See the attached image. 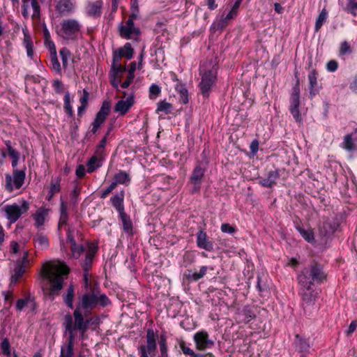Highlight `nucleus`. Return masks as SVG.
<instances>
[{
	"instance_id": "nucleus-10",
	"label": "nucleus",
	"mask_w": 357,
	"mask_h": 357,
	"mask_svg": "<svg viewBox=\"0 0 357 357\" xmlns=\"http://www.w3.org/2000/svg\"><path fill=\"white\" fill-rule=\"evenodd\" d=\"M79 31L78 24H59L56 26L57 33L66 40L75 39Z\"/></svg>"
},
{
	"instance_id": "nucleus-50",
	"label": "nucleus",
	"mask_w": 357,
	"mask_h": 357,
	"mask_svg": "<svg viewBox=\"0 0 357 357\" xmlns=\"http://www.w3.org/2000/svg\"><path fill=\"white\" fill-rule=\"evenodd\" d=\"M70 249L72 251L73 256L76 259L79 258L80 257L81 254L84 251V248L82 245H76L75 246H72V247H70Z\"/></svg>"
},
{
	"instance_id": "nucleus-18",
	"label": "nucleus",
	"mask_w": 357,
	"mask_h": 357,
	"mask_svg": "<svg viewBox=\"0 0 357 357\" xmlns=\"http://www.w3.org/2000/svg\"><path fill=\"white\" fill-rule=\"evenodd\" d=\"M125 70V67L118 66L116 63L113 62L110 75V82L114 88L117 89L119 87V83L121 82V79L119 77V74L122 73Z\"/></svg>"
},
{
	"instance_id": "nucleus-43",
	"label": "nucleus",
	"mask_w": 357,
	"mask_h": 357,
	"mask_svg": "<svg viewBox=\"0 0 357 357\" xmlns=\"http://www.w3.org/2000/svg\"><path fill=\"white\" fill-rule=\"evenodd\" d=\"M51 63L52 66V68L58 73H61V68L60 63L59 62L56 52L51 53Z\"/></svg>"
},
{
	"instance_id": "nucleus-34",
	"label": "nucleus",
	"mask_w": 357,
	"mask_h": 357,
	"mask_svg": "<svg viewBox=\"0 0 357 357\" xmlns=\"http://www.w3.org/2000/svg\"><path fill=\"white\" fill-rule=\"evenodd\" d=\"M75 296V291L73 285L69 286L67 289V294L63 297L64 303L70 308H73V298Z\"/></svg>"
},
{
	"instance_id": "nucleus-45",
	"label": "nucleus",
	"mask_w": 357,
	"mask_h": 357,
	"mask_svg": "<svg viewBox=\"0 0 357 357\" xmlns=\"http://www.w3.org/2000/svg\"><path fill=\"white\" fill-rule=\"evenodd\" d=\"M343 147L349 151H351L354 149V144L352 142L351 135H347L344 137V142H343Z\"/></svg>"
},
{
	"instance_id": "nucleus-1",
	"label": "nucleus",
	"mask_w": 357,
	"mask_h": 357,
	"mask_svg": "<svg viewBox=\"0 0 357 357\" xmlns=\"http://www.w3.org/2000/svg\"><path fill=\"white\" fill-rule=\"evenodd\" d=\"M326 278L322 266L314 262L304 268L298 275V281L303 300L308 304L317 298L318 293L314 289V283H321Z\"/></svg>"
},
{
	"instance_id": "nucleus-60",
	"label": "nucleus",
	"mask_w": 357,
	"mask_h": 357,
	"mask_svg": "<svg viewBox=\"0 0 357 357\" xmlns=\"http://www.w3.org/2000/svg\"><path fill=\"white\" fill-rule=\"evenodd\" d=\"M328 16V12L326 9H323L320 13L316 22H324L326 20Z\"/></svg>"
},
{
	"instance_id": "nucleus-30",
	"label": "nucleus",
	"mask_w": 357,
	"mask_h": 357,
	"mask_svg": "<svg viewBox=\"0 0 357 357\" xmlns=\"http://www.w3.org/2000/svg\"><path fill=\"white\" fill-rule=\"evenodd\" d=\"M68 219V207L66 204L62 201L60 205V218L59 222V228L63 225H66L67 224Z\"/></svg>"
},
{
	"instance_id": "nucleus-35",
	"label": "nucleus",
	"mask_w": 357,
	"mask_h": 357,
	"mask_svg": "<svg viewBox=\"0 0 357 357\" xmlns=\"http://www.w3.org/2000/svg\"><path fill=\"white\" fill-rule=\"evenodd\" d=\"M114 180H115L118 184H128L130 181V178L128 173L120 171L114 175Z\"/></svg>"
},
{
	"instance_id": "nucleus-38",
	"label": "nucleus",
	"mask_w": 357,
	"mask_h": 357,
	"mask_svg": "<svg viewBox=\"0 0 357 357\" xmlns=\"http://www.w3.org/2000/svg\"><path fill=\"white\" fill-rule=\"evenodd\" d=\"M207 269V267L204 266L200 268L199 272L192 273L189 271L187 277L194 281H197L206 275Z\"/></svg>"
},
{
	"instance_id": "nucleus-28",
	"label": "nucleus",
	"mask_w": 357,
	"mask_h": 357,
	"mask_svg": "<svg viewBox=\"0 0 357 357\" xmlns=\"http://www.w3.org/2000/svg\"><path fill=\"white\" fill-rule=\"evenodd\" d=\"M47 210L43 208H40L33 215L34 220L36 222V226L37 227H41L44 225L45 220L47 215Z\"/></svg>"
},
{
	"instance_id": "nucleus-14",
	"label": "nucleus",
	"mask_w": 357,
	"mask_h": 357,
	"mask_svg": "<svg viewBox=\"0 0 357 357\" xmlns=\"http://www.w3.org/2000/svg\"><path fill=\"white\" fill-rule=\"evenodd\" d=\"M111 109V104L109 101H104L100 107V109L97 113L96 119L92 125L96 127L100 128V126L105 122L107 116L109 115Z\"/></svg>"
},
{
	"instance_id": "nucleus-61",
	"label": "nucleus",
	"mask_w": 357,
	"mask_h": 357,
	"mask_svg": "<svg viewBox=\"0 0 357 357\" xmlns=\"http://www.w3.org/2000/svg\"><path fill=\"white\" fill-rule=\"evenodd\" d=\"M89 98V93L85 89H84V91H83V96L80 98L81 105H84V106H87Z\"/></svg>"
},
{
	"instance_id": "nucleus-9",
	"label": "nucleus",
	"mask_w": 357,
	"mask_h": 357,
	"mask_svg": "<svg viewBox=\"0 0 357 357\" xmlns=\"http://www.w3.org/2000/svg\"><path fill=\"white\" fill-rule=\"evenodd\" d=\"M29 209V204L26 201H23L22 206L16 204L7 205L5 208L7 218L10 222H16L19 218Z\"/></svg>"
},
{
	"instance_id": "nucleus-47",
	"label": "nucleus",
	"mask_w": 357,
	"mask_h": 357,
	"mask_svg": "<svg viewBox=\"0 0 357 357\" xmlns=\"http://www.w3.org/2000/svg\"><path fill=\"white\" fill-rule=\"evenodd\" d=\"M64 108L66 112L69 114V116H72L73 114V112L72 107L70 105L69 93H66V94L64 96Z\"/></svg>"
},
{
	"instance_id": "nucleus-62",
	"label": "nucleus",
	"mask_w": 357,
	"mask_h": 357,
	"mask_svg": "<svg viewBox=\"0 0 357 357\" xmlns=\"http://www.w3.org/2000/svg\"><path fill=\"white\" fill-rule=\"evenodd\" d=\"M85 167L84 165H80L77 167L76 169V175L79 178H82L85 175Z\"/></svg>"
},
{
	"instance_id": "nucleus-23",
	"label": "nucleus",
	"mask_w": 357,
	"mask_h": 357,
	"mask_svg": "<svg viewBox=\"0 0 357 357\" xmlns=\"http://www.w3.org/2000/svg\"><path fill=\"white\" fill-rule=\"evenodd\" d=\"M295 347L299 353L305 354L309 351L310 344L307 339L297 334L295 336Z\"/></svg>"
},
{
	"instance_id": "nucleus-22",
	"label": "nucleus",
	"mask_w": 357,
	"mask_h": 357,
	"mask_svg": "<svg viewBox=\"0 0 357 357\" xmlns=\"http://www.w3.org/2000/svg\"><path fill=\"white\" fill-rule=\"evenodd\" d=\"M96 252L97 248L93 245H91L89 246V250L86 253L85 259L82 264V268L84 272H88L89 271Z\"/></svg>"
},
{
	"instance_id": "nucleus-8",
	"label": "nucleus",
	"mask_w": 357,
	"mask_h": 357,
	"mask_svg": "<svg viewBox=\"0 0 357 357\" xmlns=\"http://www.w3.org/2000/svg\"><path fill=\"white\" fill-rule=\"evenodd\" d=\"M66 331L69 333L68 342L66 346H63L61 349L60 357H74L73 342L74 334H73L72 316L70 314L65 317Z\"/></svg>"
},
{
	"instance_id": "nucleus-39",
	"label": "nucleus",
	"mask_w": 357,
	"mask_h": 357,
	"mask_svg": "<svg viewBox=\"0 0 357 357\" xmlns=\"http://www.w3.org/2000/svg\"><path fill=\"white\" fill-rule=\"evenodd\" d=\"M61 57L62 65L64 68H66L68 65V61L70 58V52L66 47H63L59 51Z\"/></svg>"
},
{
	"instance_id": "nucleus-29",
	"label": "nucleus",
	"mask_w": 357,
	"mask_h": 357,
	"mask_svg": "<svg viewBox=\"0 0 357 357\" xmlns=\"http://www.w3.org/2000/svg\"><path fill=\"white\" fill-rule=\"evenodd\" d=\"M86 166L89 173L93 172L97 168L101 166V157L98 155L92 156L87 162Z\"/></svg>"
},
{
	"instance_id": "nucleus-20",
	"label": "nucleus",
	"mask_w": 357,
	"mask_h": 357,
	"mask_svg": "<svg viewBox=\"0 0 357 357\" xmlns=\"http://www.w3.org/2000/svg\"><path fill=\"white\" fill-rule=\"evenodd\" d=\"M279 178V172L278 170L270 171L267 176L261 178L259 179V183L266 188H272L274 185L276 184V181Z\"/></svg>"
},
{
	"instance_id": "nucleus-36",
	"label": "nucleus",
	"mask_w": 357,
	"mask_h": 357,
	"mask_svg": "<svg viewBox=\"0 0 357 357\" xmlns=\"http://www.w3.org/2000/svg\"><path fill=\"white\" fill-rule=\"evenodd\" d=\"M180 348L185 355L189 356L190 357H204L202 354H197L190 347L185 345V342L183 340H181L179 342Z\"/></svg>"
},
{
	"instance_id": "nucleus-7",
	"label": "nucleus",
	"mask_w": 357,
	"mask_h": 357,
	"mask_svg": "<svg viewBox=\"0 0 357 357\" xmlns=\"http://www.w3.org/2000/svg\"><path fill=\"white\" fill-rule=\"evenodd\" d=\"M26 177L25 169H13V175H6V188L8 192H12L14 188L20 189Z\"/></svg>"
},
{
	"instance_id": "nucleus-54",
	"label": "nucleus",
	"mask_w": 357,
	"mask_h": 357,
	"mask_svg": "<svg viewBox=\"0 0 357 357\" xmlns=\"http://www.w3.org/2000/svg\"><path fill=\"white\" fill-rule=\"evenodd\" d=\"M298 231H300L302 236L307 240V241H310L313 239V234L310 231H305L303 229H298Z\"/></svg>"
},
{
	"instance_id": "nucleus-58",
	"label": "nucleus",
	"mask_w": 357,
	"mask_h": 357,
	"mask_svg": "<svg viewBox=\"0 0 357 357\" xmlns=\"http://www.w3.org/2000/svg\"><path fill=\"white\" fill-rule=\"evenodd\" d=\"M67 241H68V243H70V247L75 246L77 245L75 240L74 239V237H73V233L72 231H70V229H68V231L67 234Z\"/></svg>"
},
{
	"instance_id": "nucleus-49",
	"label": "nucleus",
	"mask_w": 357,
	"mask_h": 357,
	"mask_svg": "<svg viewBox=\"0 0 357 357\" xmlns=\"http://www.w3.org/2000/svg\"><path fill=\"white\" fill-rule=\"evenodd\" d=\"M107 136H105L100 142L99 145L97 146L96 153L100 157H102L104 153V149L107 143Z\"/></svg>"
},
{
	"instance_id": "nucleus-63",
	"label": "nucleus",
	"mask_w": 357,
	"mask_h": 357,
	"mask_svg": "<svg viewBox=\"0 0 357 357\" xmlns=\"http://www.w3.org/2000/svg\"><path fill=\"white\" fill-rule=\"evenodd\" d=\"M53 86L57 93H61L63 90V83L59 79L55 80L53 83Z\"/></svg>"
},
{
	"instance_id": "nucleus-13",
	"label": "nucleus",
	"mask_w": 357,
	"mask_h": 357,
	"mask_svg": "<svg viewBox=\"0 0 357 357\" xmlns=\"http://www.w3.org/2000/svg\"><path fill=\"white\" fill-rule=\"evenodd\" d=\"M22 14L25 17L29 15L32 17L39 16L40 7L37 0H23Z\"/></svg>"
},
{
	"instance_id": "nucleus-59",
	"label": "nucleus",
	"mask_w": 357,
	"mask_h": 357,
	"mask_svg": "<svg viewBox=\"0 0 357 357\" xmlns=\"http://www.w3.org/2000/svg\"><path fill=\"white\" fill-rule=\"evenodd\" d=\"M337 61L331 60L327 63V70L331 72H334L337 70Z\"/></svg>"
},
{
	"instance_id": "nucleus-37",
	"label": "nucleus",
	"mask_w": 357,
	"mask_h": 357,
	"mask_svg": "<svg viewBox=\"0 0 357 357\" xmlns=\"http://www.w3.org/2000/svg\"><path fill=\"white\" fill-rule=\"evenodd\" d=\"M159 346L161 352V355L163 357L168 356L167 345V337L165 333L160 334Z\"/></svg>"
},
{
	"instance_id": "nucleus-53",
	"label": "nucleus",
	"mask_w": 357,
	"mask_h": 357,
	"mask_svg": "<svg viewBox=\"0 0 357 357\" xmlns=\"http://www.w3.org/2000/svg\"><path fill=\"white\" fill-rule=\"evenodd\" d=\"M243 312L247 322L250 321L252 319L255 317V314L250 308H245L243 310Z\"/></svg>"
},
{
	"instance_id": "nucleus-40",
	"label": "nucleus",
	"mask_w": 357,
	"mask_h": 357,
	"mask_svg": "<svg viewBox=\"0 0 357 357\" xmlns=\"http://www.w3.org/2000/svg\"><path fill=\"white\" fill-rule=\"evenodd\" d=\"M176 91L179 93L180 99L183 104L188 102V90L181 84H177L176 87Z\"/></svg>"
},
{
	"instance_id": "nucleus-11",
	"label": "nucleus",
	"mask_w": 357,
	"mask_h": 357,
	"mask_svg": "<svg viewBox=\"0 0 357 357\" xmlns=\"http://www.w3.org/2000/svg\"><path fill=\"white\" fill-rule=\"evenodd\" d=\"M194 340L196 349L200 351L211 348L214 344L213 341L208 338V333L204 331L196 333L194 335Z\"/></svg>"
},
{
	"instance_id": "nucleus-5",
	"label": "nucleus",
	"mask_w": 357,
	"mask_h": 357,
	"mask_svg": "<svg viewBox=\"0 0 357 357\" xmlns=\"http://www.w3.org/2000/svg\"><path fill=\"white\" fill-rule=\"evenodd\" d=\"M294 76L296 78V84L293 87V91L290 98L291 103L289 109L295 120L297 122H301V116L298 109L300 105V80L298 71H295Z\"/></svg>"
},
{
	"instance_id": "nucleus-33",
	"label": "nucleus",
	"mask_w": 357,
	"mask_h": 357,
	"mask_svg": "<svg viewBox=\"0 0 357 357\" xmlns=\"http://www.w3.org/2000/svg\"><path fill=\"white\" fill-rule=\"evenodd\" d=\"M121 218V220H122V222H123V230L128 233V234H132V223L129 218V216H128L126 213H121L119 214Z\"/></svg>"
},
{
	"instance_id": "nucleus-24",
	"label": "nucleus",
	"mask_w": 357,
	"mask_h": 357,
	"mask_svg": "<svg viewBox=\"0 0 357 357\" xmlns=\"http://www.w3.org/2000/svg\"><path fill=\"white\" fill-rule=\"evenodd\" d=\"M102 5V2L101 1L89 2L86 6V13L91 16H99L101 13Z\"/></svg>"
},
{
	"instance_id": "nucleus-42",
	"label": "nucleus",
	"mask_w": 357,
	"mask_h": 357,
	"mask_svg": "<svg viewBox=\"0 0 357 357\" xmlns=\"http://www.w3.org/2000/svg\"><path fill=\"white\" fill-rule=\"evenodd\" d=\"M25 268L22 264H17L14 269V274L12 275V282H16L18 279L23 275Z\"/></svg>"
},
{
	"instance_id": "nucleus-15",
	"label": "nucleus",
	"mask_w": 357,
	"mask_h": 357,
	"mask_svg": "<svg viewBox=\"0 0 357 357\" xmlns=\"http://www.w3.org/2000/svg\"><path fill=\"white\" fill-rule=\"evenodd\" d=\"M205 170L199 166H197L190 176V182L194 185L192 192H197L200 189V184L204 176Z\"/></svg>"
},
{
	"instance_id": "nucleus-25",
	"label": "nucleus",
	"mask_w": 357,
	"mask_h": 357,
	"mask_svg": "<svg viewBox=\"0 0 357 357\" xmlns=\"http://www.w3.org/2000/svg\"><path fill=\"white\" fill-rule=\"evenodd\" d=\"M123 199H124V192L123 191H121V192L115 195L111 199V202H112L113 206L119 211V214L124 213Z\"/></svg>"
},
{
	"instance_id": "nucleus-21",
	"label": "nucleus",
	"mask_w": 357,
	"mask_h": 357,
	"mask_svg": "<svg viewBox=\"0 0 357 357\" xmlns=\"http://www.w3.org/2000/svg\"><path fill=\"white\" fill-rule=\"evenodd\" d=\"M197 243L199 248L207 251H211L213 249V243L208 240L206 233L203 231L197 234Z\"/></svg>"
},
{
	"instance_id": "nucleus-52",
	"label": "nucleus",
	"mask_w": 357,
	"mask_h": 357,
	"mask_svg": "<svg viewBox=\"0 0 357 357\" xmlns=\"http://www.w3.org/2000/svg\"><path fill=\"white\" fill-rule=\"evenodd\" d=\"M221 231L223 233L233 234L236 231V228L229 223H223L220 227Z\"/></svg>"
},
{
	"instance_id": "nucleus-44",
	"label": "nucleus",
	"mask_w": 357,
	"mask_h": 357,
	"mask_svg": "<svg viewBox=\"0 0 357 357\" xmlns=\"http://www.w3.org/2000/svg\"><path fill=\"white\" fill-rule=\"evenodd\" d=\"M161 89L160 86L155 84H152L149 88V98L155 99L160 93Z\"/></svg>"
},
{
	"instance_id": "nucleus-6",
	"label": "nucleus",
	"mask_w": 357,
	"mask_h": 357,
	"mask_svg": "<svg viewBox=\"0 0 357 357\" xmlns=\"http://www.w3.org/2000/svg\"><path fill=\"white\" fill-rule=\"evenodd\" d=\"M146 346L141 345L138 347L139 357H151L155 355L156 350V335L152 328L146 331Z\"/></svg>"
},
{
	"instance_id": "nucleus-46",
	"label": "nucleus",
	"mask_w": 357,
	"mask_h": 357,
	"mask_svg": "<svg viewBox=\"0 0 357 357\" xmlns=\"http://www.w3.org/2000/svg\"><path fill=\"white\" fill-rule=\"evenodd\" d=\"M1 349L2 350V353L4 355L10 356V345L8 340L7 338H4L1 344Z\"/></svg>"
},
{
	"instance_id": "nucleus-56",
	"label": "nucleus",
	"mask_w": 357,
	"mask_h": 357,
	"mask_svg": "<svg viewBox=\"0 0 357 357\" xmlns=\"http://www.w3.org/2000/svg\"><path fill=\"white\" fill-rule=\"evenodd\" d=\"M356 328L357 321H352L346 331L347 335L350 336L356 331Z\"/></svg>"
},
{
	"instance_id": "nucleus-57",
	"label": "nucleus",
	"mask_w": 357,
	"mask_h": 357,
	"mask_svg": "<svg viewBox=\"0 0 357 357\" xmlns=\"http://www.w3.org/2000/svg\"><path fill=\"white\" fill-rule=\"evenodd\" d=\"M9 155L12 158V167L15 169L17 167L20 160V153L17 151Z\"/></svg>"
},
{
	"instance_id": "nucleus-26",
	"label": "nucleus",
	"mask_w": 357,
	"mask_h": 357,
	"mask_svg": "<svg viewBox=\"0 0 357 357\" xmlns=\"http://www.w3.org/2000/svg\"><path fill=\"white\" fill-rule=\"evenodd\" d=\"M310 84V96L313 98L318 92L317 86V73L315 70H312L308 75Z\"/></svg>"
},
{
	"instance_id": "nucleus-51",
	"label": "nucleus",
	"mask_w": 357,
	"mask_h": 357,
	"mask_svg": "<svg viewBox=\"0 0 357 357\" xmlns=\"http://www.w3.org/2000/svg\"><path fill=\"white\" fill-rule=\"evenodd\" d=\"M351 52V48L349 44L347 41L342 43L340 48V54L344 55L347 54H350Z\"/></svg>"
},
{
	"instance_id": "nucleus-17",
	"label": "nucleus",
	"mask_w": 357,
	"mask_h": 357,
	"mask_svg": "<svg viewBox=\"0 0 357 357\" xmlns=\"http://www.w3.org/2000/svg\"><path fill=\"white\" fill-rule=\"evenodd\" d=\"M133 55V49L131 47V44L129 43H126L123 47L115 50L113 53V62H116L122 57H126L128 59H130Z\"/></svg>"
},
{
	"instance_id": "nucleus-3",
	"label": "nucleus",
	"mask_w": 357,
	"mask_h": 357,
	"mask_svg": "<svg viewBox=\"0 0 357 357\" xmlns=\"http://www.w3.org/2000/svg\"><path fill=\"white\" fill-rule=\"evenodd\" d=\"M217 63L216 59H211L202 63L200 66L199 71L202 78L199 87L202 93L204 96H208L209 91L216 82Z\"/></svg>"
},
{
	"instance_id": "nucleus-4",
	"label": "nucleus",
	"mask_w": 357,
	"mask_h": 357,
	"mask_svg": "<svg viewBox=\"0 0 357 357\" xmlns=\"http://www.w3.org/2000/svg\"><path fill=\"white\" fill-rule=\"evenodd\" d=\"M109 303V299L106 295L100 294L98 290L93 288L90 292L86 293L82 296L77 307L84 311V316H87L98 304L105 307Z\"/></svg>"
},
{
	"instance_id": "nucleus-48",
	"label": "nucleus",
	"mask_w": 357,
	"mask_h": 357,
	"mask_svg": "<svg viewBox=\"0 0 357 357\" xmlns=\"http://www.w3.org/2000/svg\"><path fill=\"white\" fill-rule=\"evenodd\" d=\"M60 189V178H56L55 180H52L50 192H52V195H54L59 192Z\"/></svg>"
},
{
	"instance_id": "nucleus-19",
	"label": "nucleus",
	"mask_w": 357,
	"mask_h": 357,
	"mask_svg": "<svg viewBox=\"0 0 357 357\" xmlns=\"http://www.w3.org/2000/svg\"><path fill=\"white\" fill-rule=\"evenodd\" d=\"M133 103V97L132 96H130L128 97V98L126 100H121L118 101L115 105L114 111L116 112L120 113L121 115H124L132 106Z\"/></svg>"
},
{
	"instance_id": "nucleus-64",
	"label": "nucleus",
	"mask_w": 357,
	"mask_h": 357,
	"mask_svg": "<svg viewBox=\"0 0 357 357\" xmlns=\"http://www.w3.org/2000/svg\"><path fill=\"white\" fill-rule=\"evenodd\" d=\"M238 10H234V8H231V10L227 15L225 19L227 20H233L234 17L237 15Z\"/></svg>"
},
{
	"instance_id": "nucleus-16",
	"label": "nucleus",
	"mask_w": 357,
	"mask_h": 357,
	"mask_svg": "<svg viewBox=\"0 0 357 357\" xmlns=\"http://www.w3.org/2000/svg\"><path fill=\"white\" fill-rule=\"evenodd\" d=\"M120 35L126 39H130L140 34L139 28L135 26V24H121L119 26Z\"/></svg>"
},
{
	"instance_id": "nucleus-32",
	"label": "nucleus",
	"mask_w": 357,
	"mask_h": 357,
	"mask_svg": "<svg viewBox=\"0 0 357 357\" xmlns=\"http://www.w3.org/2000/svg\"><path fill=\"white\" fill-rule=\"evenodd\" d=\"M34 242L41 249H47L49 246V241L47 236L42 233H38L33 237Z\"/></svg>"
},
{
	"instance_id": "nucleus-27",
	"label": "nucleus",
	"mask_w": 357,
	"mask_h": 357,
	"mask_svg": "<svg viewBox=\"0 0 357 357\" xmlns=\"http://www.w3.org/2000/svg\"><path fill=\"white\" fill-rule=\"evenodd\" d=\"M56 8L60 13L66 14L73 10L74 4L70 0H60Z\"/></svg>"
},
{
	"instance_id": "nucleus-55",
	"label": "nucleus",
	"mask_w": 357,
	"mask_h": 357,
	"mask_svg": "<svg viewBox=\"0 0 357 357\" xmlns=\"http://www.w3.org/2000/svg\"><path fill=\"white\" fill-rule=\"evenodd\" d=\"M139 13V8L131 10L130 18L126 22H132L134 20H138Z\"/></svg>"
},
{
	"instance_id": "nucleus-2",
	"label": "nucleus",
	"mask_w": 357,
	"mask_h": 357,
	"mask_svg": "<svg viewBox=\"0 0 357 357\" xmlns=\"http://www.w3.org/2000/svg\"><path fill=\"white\" fill-rule=\"evenodd\" d=\"M68 272V268L61 262H47L43 266L41 274L50 284L48 294L52 299L63 288L65 276Z\"/></svg>"
},
{
	"instance_id": "nucleus-12",
	"label": "nucleus",
	"mask_w": 357,
	"mask_h": 357,
	"mask_svg": "<svg viewBox=\"0 0 357 357\" xmlns=\"http://www.w3.org/2000/svg\"><path fill=\"white\" fill-rule=\"evenodd\" d=\"M84 314H82V310L76 307L73 312L75 324L74 326L72 325L73 331L74 330H79L83 334L87 331L90 320H84Z\"/></svg>"
},
{
	"instance_id": "nucleus-31",
	"label": "nucleus",
	"mask_w": 357,
	"mask_h": 357,
	"mask_svg": "<svg viewBox=\"0 0 357 357\" xmlns=\"http://www.w3.org/2000/svg\"><path fill=\"white\" fill-rule=\"evenodd\" d=\"M24 44L26 49L27 56L32 57L33 55V43L31 36L28 34L26 29H23Z\"/></svg>"
},
{
	"instance_id": "nucleus-41",
	"label": "nucleus",
	"mask_w": 357,
	"mask_h": 357,
	"mask_svg": "<svg viewBox=\"0 0 357 357\" xmlns=\"http://www.w3.org/2000/svg\"><path fill=\"white\" fill-rule=\"evenodd\" d=\"M172 109V105L165 100L160 101L158 103L157 112H163L166 114H169Z\"/></svg>"
}]
</instances>
